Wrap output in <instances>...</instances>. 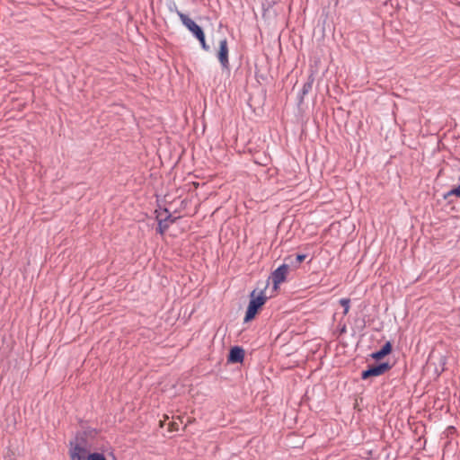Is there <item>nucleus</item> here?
I'll return each instance as SVG.
<instances>
[{
    "label": "nucleus",
    "instance_id": "f257e3e1",
    "mask_svg": "<svg viewBox=\"0 0 460 460\" xmlns=\"http://www.w3.org/2000/svg\"><path fill=\"white\" fill-rule=\"evenodd\" d=\"M267 299L268 297L264 295V290H261L259 293H257L256 290H252L250 294V301L245 312L243 322L249 323L253 320L266 303Z\"/></svg>",
    "mask_w": 460,
    "mask_h": 460
},
{
    "label": "nucleus",
    "instance_id": "f03ea898",
    "mask_svg": "<svg viewBox=\"0 0 460 460\" xmlns=\"http://www.w3.org/2000/svg\"><path fill=\"white\" fill-rule=\"evenodd\" d=\"M392 365L388 362H381L378 364L368 365L366 370L361 372V378L367 380L370 377L379 376L391 369Z\"/></svg>",
    "mask_w": 460,
    "mask_h": 460
},
{
    "label": "nucleus",
    "instance_id": "7ed1b4c3",
    "mask_svg": "<svg viewBox=\"0 0 460 460\" xmlns=\"http://www.w3.org/2000/svg\"><path fill=\"white\" fill-rule=\"evenodd\" d=\"M156 219L158 221L156 232L163 234L169 228L171 224L176 222L178 217H172L169 210L167 208H164L163 213L157 214Z\"/></svg>",
    "mask_w": 460,
    "mask_h": 460
},
{
    "label": "nucleus",
    "instance_id": "20e7f679",
    "mask_svg": "<svg viewBox=\"0 0 460 460\" xmlns=\"http://www.w3.org/2000/svg\"><path fill=\"white\" fill-rule=\"evenodd\" d=\"M228 44L227 40L222 39L219 41V49L217 51V57L218 58V61L224 70H229V59H228Z\"/></svg>",
    "mask_w": 460,
    "mask_h": 460
},
{
    "label": "nucleus",
    "instance_id": "39448f33",
    "mask_svg": "<svg viewBox=\"0 0 460 460\" xmlns=\"http://www.w3.org/2000/svg\"><path fill=\"white\" fill-rule=\"evenodd\" d=\"M176 13L181 19L182 24L193 34L194 37H196L197 35L201 36V32H203L204 31L199 25H198L188 15L184 14L179 10H176Z\"/></svg>",
    "mask_w": 460,
    "mask_h": 460
},
{
    "label": "nucleus",
    "instance_id": "423d86ee",
    "mask_svg": "<svg viewBox=\"0 0 460 460\" xmlns=\"http://www.w3.org/2000/svg\"><path fill=\"white\" fill-rule=\"evenodd\" d=\"M289 266L286 263L278 267L270 275V279L273 282L274 289L279 288V285L286 280L287 274L288 272Z\"/></svg>",
    "mask_w": 460,
    "mask_h": 460
},
{
    "label": "nucleus",
    "instance_id": "0eeeda50",
    "mask_svg": "<svg viewBox=\"0 0 460 460\" xmlns=\"http://www.w3.org/2000/svg\"><path fill=\"white\" fill-rule=\"evenodd\" d=\"M244 349L239 346H234L230 349L227 362L228 363H242L244 358Z\"/></svg>",
    "mask_w": 460,
    "mask_h": 460
},
{
    "label": "nucleus",
    "instance_id": "6e6552de",
    "mask_svg": "<svg viewBox=\"0 0 460 460\" xmlns=\"http://www.w3.org/2000/svg\"><path fill=\"white\" fill-rule=\"evenodd\" d=\"M71 460H85V456H88L89 452L85 447L76 444L70 449Z\"/></svg>",
    "mask_w": 460,
    "mask_h": 460
},
{
    "label": "nucleus",
    "instance_id": "1a4fd4ad",
    "mask_svg": "<svg viewBox=\"0 0 460 460\" xmlns=\"http://www.w3.org/2000/svg\"><path fill=\"white\" fill-rule=\"evenodd\" d=\"M392 343L390 341H386L379 350L373 352L370 356L375 360H381L385 356L389 355L392 352Z\"/></svg>",
    "mask_w": 460,
    "mask_h": 460
},
{
    "label": "nucleus",
    "instance_id": "9d476101",
    "mask_svg": "<svg viewBox=\"0 0 460 460\" xmlns=\"http://www.w3.org/2000/svg\"><path fill=\"white\" fill-rule=\"evenodd\" d=\"M314 82V77L313 75H310L307 78V81L304 84L299 94H298V102L302 103L305 96L312 90L313 84Z\"/></svg>",
    "mask_w": 460,
    "mask_h": 460
},
{
    "label": "nucleus",
    "instance_id": "9b49d317",
    "mask_svg": "<svg viewBox=\"0 0 460 460\" xmlns=\"http://www.w3.org/2000/svg\"><path fill=\"white\" fill-rule=\"evenodd\" d=\"M305 254H296L295 258L289 256L287 260L289 261L290 264L293 267L296 268L305 261Z\"/></svg>",
    "mask_w": 460,
    "mask_h": 460
},
{
    "label": "nucleus",
    "instance_id": "f8f14e48",
    "mask_svg": "<svg viewBox=\"0 0 460 460\" xmlns=\"http://www.w3.org/2000/svg\"><path fill=\"white\" fill-rule=\"evenodd\" d=\"M85 460H107L102 453L92 452L88 456H85Z\"/></svg>",
    "mask_w": 460,
    "mask_h": 460
},
{
    "label": "nucleus",
    "instance_id": "ddd939ff",
    "mask_svg": "<svg viewBox=\"0 0 460 460\" xmlns=\"http://www.w3.org/2000/svg\"><path fill=\"white\" fill-rule=\"evenodd\" d=\"M195 38L199 41L202 49H204L205 51H209L210 48H209V46L206 42V38H205L204 31L201 32V36L200 35H197Z\"/></svg>",
    "mask_w": 460,
    "mask_h": 460
},
{
    "label": "nucleus",
    "instance_id": "4468645a",
    "mask_svg": "<svg viewBox=\"0 0 460 460\" xmlns=\"http://www.w3.org/2000/svg\"><path fill=\"white\" fill-rule=\"evenodd\" d=\"M451 196H456L460 198V184L453 189H451L448 192L444 195L445 199H448Z\"/></svg>",
    "mask_w": 460,
    "mask_h": 460
},
{
    "label": "nucleus",
    "instance_id": "2eb2a0df",
    "mask_svg": "<svg viewBox=\"0 0 460 460\" xmlns=\"http://www.w3.org/2000/svg\"><path fill=\"white\" fill-rule=\"evenodd\" d=\"M340 304L344 308L343 314H347L349 313V310L350 299L349 298H341L340 300Z\"/></svg>",
    "mask_w": 460,
    "mask_h": 460
},
{
    "label": "nucleus",
    "instance_id": "dca6fc26",
    "mask_svg": "<svg viewBox=\"0 0 460 460\" xmlns=\"http://www.w3.org/2000/svg\"><path fill=\"white\" fill-rule=\"evenodd\" d=\"M169 10H170V12H172H172H175V13H176V10H178V9H177L176 4H172V5H170V6H169Z\"/></svg>",
    "mask_w": 460,
    "mask_h": 460
},
{
    "label": "nucleus",
    "instance_id": "f3484780",
    "mask_svg": "<svg viewBox=\"0 0 460 460\" xmlns=\"http://www.w3.org/2000/svg\"><path fill=\"white\" fill-rule=\"evenodd\" d=\"M171 428H170V430H174V429H177L176 426H177V423L175 422H172L170 424Z\"/></svg>",
    "mask_w": 460,
    "mask_h": 460
}]
</instances>
